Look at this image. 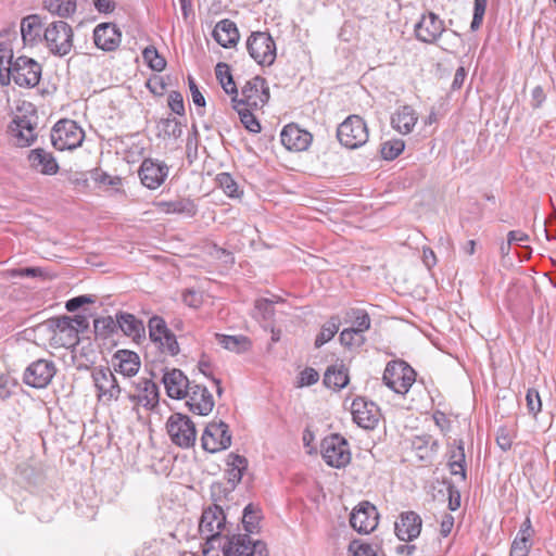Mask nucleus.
Instances as JSON below:
<instances>
[{"mask_svg": "<svg viewBox=\"0 0 556 556\" xmlns=\"http://www.w3.org/2000/svg\"><path fill=\"white\" fill-rule=\"evenodd\" d=\"M226 528V515L223 508L216 504L205 507L199 521V533L205 540L202 552L208 556L210 553L219 548L224 538L223 530Z\"/></svg>", "mask_w": 556, "mask_h": 556, "instance_id": "f257e3e1", "label": "nucleus"}, {"mask_svg": "<svg viewBox=\"0 0 556 556\" xmlns=\"http://www.w3.org/2000/svg\"><path fill=\"white\" fill-rule=\"evenodd\" d=\"M41 72V65L36 60L21 55L5 67L3 85H8L12 78L20 87L34 88L40 81Z\"/></svg>", "mask_w": 556, "mask_h": 556, "instance_id": "f03ea898", "label": "nucleus"}, {"mask_svg": "<svg viewBox=\"0 0 556 556\" xmlns=\"http://www.w3.org/2000/svg\"><path fill=\"white\" fill-rule=\"evenodd\" d=\"M383 383L397 394H406L416 381V371L402 359L387 364L382 376Z\"/></svg>", "mask_w": 556, "mask_h": 556, "instance_id": "7ed1b4c3", "label": "nucleus"}, {"mask_svg": "<svg viewBox=\"0 0 556 556\" xmlns=\"http://www.w3.org/2000/svg\"><path fill=\"white\" fill-rule=\"evenodd\" d=\"M40 327L51 333L50 344L53 348L72 349L79 343L78 328L73 327L70 316L50 318Z\"/></svg>", "mask_w": 556, "mask_h": 556, "instance_id": "20e7f679", "label": "nucleus"}, {"mask_svg": "<svg viewBox=\"0 0 556 556\" xmlns=\"http://www.w3.org/2000/svg\"><path fill=\"white\" fill-rule=\"evenodd\" d=\"M73 28L64 21L50 23L43 31V40L53 55H67L73 48Z\"/></svg>", "mask_w": 556, "mask_h": 556, "instance_id": "39448f33", "label": "nucleus"}, {"mask_svg": "<svg viewBox=\"0 0 556 556\" xmlns=\"http://www.w3.org/2000/svg\"><path fill=\"white\" fill-rule=\"evenodd\" d=\"M219 548L224 556H268V549L263 541H252L248 533L226 535Z\"/></svg>", "mask_w": 556, "mask_h": 556, "instance_id": "423d86ee", "label": "nucleus"}, {"mask_svg": "<svg viewBox=\"0 0 556 556\" xmlns=\"http://www.w3.org/2000/svg\"><path fill=\"white\" fill-rule=\"evenodd\" d=\"M85 131L71 119L59 121L51 130V142L56 150H74L81 146Z\"/></svg>", "mask_w": 556, "mask_h": 556, "instance_id": "0eeeda50", "label": "nucleus"}, {"mask_svg": "<svg viewBox=\"0 0 556 556\" xmlns=\"http://www.w3.org/2000/svg\"><path fill=\"white\" fill-rule=\"evenodd\" d=\"M269 88L265 78L255 76L248 80L241 88V98L239 92L231 96V102L250 109H262L269 100Z\"/></svg>", "mask_w": 556, "mask_h": 556, "instance_id": "6e6552de", "label": "nucleus"}, {"mask_svg": "<svg viewBox=\"0 0 556 556\" xmlns=\"http://www.w3.org/2000/svg\"><path fill=\"white\" fill-rule=\"evenodd\" d=\"M167 433L174 444L179 447H191L197 438V430L193 421L181 413L170 415L166 422Z\"/></svg>", "mask_w": 556, "mask_h": 556, "instance_id": "1a4fd4ad", "label": "nucleus"}, {"mask_svg": "<svg viewBox=\"0 0 556 556\" xmlns=\"http://www.w3.org/2000/svg\"><path fill=\"white\" fill-rule=\"evenodd\" d=\"M250 56L262 66H269L276 60V43L267 31H254L247 40Z\"/></svg>", "mask_w": 556, "mask_h": 556, "instance_id": "9d476101", "label": "nucleus"}, {"mask_svg": "<svg viewBox=\"0 0 556 556\" xmlns=\"http://www.w3.org/2000/svg\"><path fill=\"white\" fill-rule=\"evenodd\" d=\"M337 137L344 147L356 149L368 140L367 125L358 115H351L339 125Z\"/></svg>", "mask_w": 556, "mask_h": 556, "instance_id": "9b49d317", "label": "nucleus"}, {"mask_svg": "<svg viewBox=\"0 0 556 556\" xmlns=\"http://www.w3.org/2000/svg\"><path fill=\"white\" fill-rule=\"evenodd\" d=\"M321 456L330 467H345L351 460L348 441L339 434L326 437L321 441Z\"/></svg>", "mask_w": 556, "mask_h": 556, "instance_id": "f8f14e48", "label": "nucleus"}, {"mask_svg": "<svg viewBox=\"0 0 556 556\" xmlns=\"http://www.w3.org/2000/svg\"><path fill=\"white\" fill-rule=\"evenodd\" d=\"M56 374L54 362L40 358L30 363L23 374V382L35 389L48 387Z\"/></svg>", "mask_w": 556, "mask_h": 556, "instance_id": "ddd939ff", "label": "nucleus"}, {"mask_svg": "<svg viewBox=\"0 0 556 556\" xmlns=\"http://www.w3.org/2000/svg\"><path fill=\"white\" fill-rule=\"evenodd\" d=\"M202 447L208 453H216L231 445V434L228 425L224 421L210 422L201 438Z\"/></svg>", "mask_w": 556, "mask_h": 556, "instance_id": "4468645a", "label": "nucleus"}, {"mask_svg": "<svg viewBox=\"0 0 556 556\" xmlns=\"http://www.w3.org/2000/svg\"><path fill=\"white\" fill-rule=\"evenodd\" d=\"M91 376L100 400L103 399L108 402L118 400L124 389L119 386L116 377L110 368L94 367Z\"/></svg>", "mask_w": 556, "mask_h": 556, "instance_id": "2eb2a0df", "label": "nucleus"}, {"mask_svg": "<svg viewBox=\"0 0 556 556\" xmlns=\"http://www.w3.org/2000/svg\"><path fill=\"white\" fill-rule=\"evenodd\" d=\"M351 413L353 421L366 430L375 429L381 416L380 408L374 402L362 396L353 400Z\"/></svg>", "mask_w": 556, "mask_h": 556, "instance_id": "dca6fc26", "label": "nucleus"}, {"mask_svg": "<svg viewBox=\"0 0 556 556\" xmlns=\"http://www.w3.org/2000/svg\"><path fill=\"white\" fill-rule=\"evenodd\" d=\"M416 38L425 43H435L445 31L444 22L433 12L422 14L414 28Z\"/></svg>", "mask_w": 556, "mask_h": 556, "instance_id": "f3484780", "label": "nucleus"}, {"mask_svg": "<svg viewBox=\"0 0 556 556\" xmlns=\"http://www.w3.org/2000/svg\"><path fill=\"white\" fill-rule=\"evenodd\" d=\"M379 514L375 505L362 502L353 509L350 517L351 527L358 533L368 534L378 525Z\"/></svg>", "mask_w": 556, "mask_h": 556, "instance_id": "a211bd4d", "label": "nucleus"}, {"mask_svg": "<svg viewBox=\"0 0 556 556\" xmlns=\"http://www.w3.org/2000/svg\"><path fill=\"white\" fill-rule=\"evenodd\" d=\"M185 399L189 410L200 416H207L214 407L213 395L201 384L191 383Z\"/></svg>", "mask_w": 556, "mask_h": 556, "instance_id": "6ab92c4d", "label": "nucleus"}, {"mask_svg": "<svg viewBox=\"0 0 556 556\" xmlns=\"http://www.w3.org/2000/svg\"><path fill=\"white\" fill-rule=\"evenodd\" d=\"M168 170L166 164L152 159H146L141 163L138 174L142 185L154 190L165 181Z\"/></svg>", "mask_w": 556, "mask_h": 556, "instance_id": "aec40b11", "label": "nucleus"}, {"mask_svg": "<svg viewBox=\"0 0 556 556\" xmlns=\"http://www.w3.org/2000/svg\"><path fill=\"white\" fill-rule=\"evenodd\" d=\"M122 41V31L114 23H101L93 29V42L102 51H115Z\"/></svg>", "mask_w": 556, "mask_h": 556, "instance_id": "412c9836", "label": "nucleus"}, {"mask_svg": "<svg viewBox=\"0 0 556 556\" xmlns=\"http://www.w3.org/2000/svg\"><path fill=\"white\" fill-rule=\"evenodd\" d=\"M34 116H16L9 129L12 136L15 138V144L18 147H29L34 143L37 138L36 129V119Z\"/></svg>", "mask_w": 556, "mask_h": 556, "instance_id": "4be33fe9", "label": "nucleus"}, {"mask_svg": "<svg viewBox=\"0 0 556 556\" xmlns=\"http://www.w3.org/2000/svg\"><path fill=\"white\" fill-rule=\"evenodd\" d=\"M280 140L287 150L301 152L311 146L313 136L311 132L301 129L298 125L289 124L283 127Z\"/></svg>", "mask_w": 556, "mask_h": 556, "instance_id": "5701e85b", "label": "nucleus"}, {"mask_svg": "<svg viewBox=\"0 0 556 556\" xmlns=\"http://www.w3.org/2000/svg\"><path fill=\"white\" fill-rule=\"evenodd\" d=\"M166 393L169 397L181 400L186 397L191 382L180 369H167L162 378Z\"/></svg>", "mask_w": 556, "mask_h": 556, "instance_id": "b1692460", "label": "nucleus"}, {"mask_svg": "<svg viewBox=\"0 0 556 556\" xmlns=\"http://www.w3.org/2000/svg\"><path fill=\"white\" fill-rule=\"evenodd\" d=\"M421 523V518L417 513H402L394 525L395 534L401 541H413L420 534Z\"/></svg>", "mask_w": 556, "mask_h": 556, "instance_id": "393cba45", "label": "nucleus"}, {"mask_svg": "<svg viewBox=\"0 0 556 556\" xmlns=\"http://www.w3.org/2000/svg\"><path fill=\"white\" fill-rule=\"evenodd\" d=\"M27 160L30 168L42 175H55L60 168L53 154L42 148L30 150Z\"/></svg>", "mask_w": 556, "mask_h": 556, "instance_id": "a878e982", "label": "nucleus"}, {"mask_svg": "<svg viewBox=\"0 0 556 556\" xmlns=\"http://www.w3.org/2000/svg\"><path fill=\"white\" fill-rule=\"evenodd\" d=\"M136 394L127 393V397L131 401H137L144 407H154L159 403V388L150 379L140 378L136 383Z\"/></svg>", "mask_w": 556, "mask_h": 556, "instance_id": "bb28decb", "label": "nucleus"}, {"mask_svg": "<svg viewBox=\"0 0 556 556\" xmlns=\"http://www.w3.org/2000/svg\"><path fill=\"white\" fill-rule=\"evenodd\" d=\"M114 370L125 377L135 376L140 368V359L137 353L129 350H118L112 357Z\"/></svg>", "mask_w": 556, "mask_h": 556, "instance_id": "cd10ccee", "label": "nucleus"}, {"mask_svg": "<svg viewBox=\"0 0 556 556\" xmlns=\"http://www.w3.org/2000/svg\"><path fill=\"white\" fill-rule=\"evenodd\" d=\"M116 323L122 332L125 336L130 337L134 341L139 342L141 339H144V325L135 315L126 312H119L116 314Z\"/></svg>", "mask_w": 556, "mask_h": 556, "instance_id": "c85d7f7f", "label": "nucleus"}, {"mask_svg": "<svg viewBox=\"0 0 556 556\" xmlns=\"http://www.w3.org/2000/svg\"><path fill=\"white\" fill-rule=\"evenodd\" d=\"M213 38L224 48L236 45L240 38L236 24L228 20L219 21L213 29Z\"/></svg>", "mask_w": 556, "mask_h": 556, "instance_id": "c756f323", "label": "nucleus"}, {"mask_svg": "<svg viewBox=\"0 0 556 556\" xmlns=\"http://www.w3.org/2000/svg\"><path fill=\"white\" fill-rule=\"evenodd\" d=\"M417 121L415 110L409 105H404L393 114L391 125L400 134L407 135L413 131Z\"/></svg>", "mask_w": 556, "mask_h": 556, "instance_id": "7c9ffc66", "label": "nucleus"}, {"mask_svg": "<svg viewBox=\"0 0 556 556\" xmlns=\"http://www.w3.org/2000/svg\"><path fill=\"white\" fill-rule=\"evenodd\" d=\"M466 456L464 450V441L462 439L454 440L448 451L447 466L453 476L460 475L462 480H466Z\"/></svg>", "mask_w": 556, "mask_h": 556, "instance_id": "2f4dec72", "label": "nucleus"}, {"mask_svg": "<svg viewBox=\"0 0 556 556\" xmlns=\"http://www.w3.org/2000/svg\"><path fill=\"white\" fill-rule=\"evenodd\" d=\"M42 20L38 14L24 17L21 22V35L24 43L35 45L41 38Z\"/></svg>", "mask_w": 556, "mask_h": 556, "instance_id": "473e14b6", "label": "nucleus"}, {"mask_svg": "<svg viewBox=\"0 0 556 556\" xmlns=\"http://www.w3.org/2000/svg\"><path fill=\"white\" fill-rule=\"evenodd\" d=\"M349 371L343 363L329 366L324 375V384L333 390H341L349 383Z\"/></svg>", "mask_w": 556, "mask_h": 556, "instance_id": "72a5a7b5", "label": "nucleus"}, {"mask_svg": "<svg viewBox=\"0 0 556 556\" xmlns=\"http://www.w3.org/2000/svg\"><path fill=\"white\" fill-rule=\"evenodd\" d=\"M343 321L351 324L352 329L364 334L365 331L369 330L371 319L369 314L363 308L351 307L344 312Z\"/></svg>", "mask_w": 556, "mask_h": 556, "instance_id": "f704fd0d", "label": "nucleus"}, {"mask_svg": "<svg viewBox=\"0 0 556 556\" xmlns=\"http://www.w3.org/2000/svg\"><path fill=\"white\" fill-rule=\"evenodd\" d=\"M12 36L14 33L3 31L0 33V83L4 84V71L5 67L11 65L15 59H13V46Z\"/></svg>", "mask_w": 556, "mask_h": 556, "instance_id": "c9c22d12", "label": "nucleus"}, {"mask_svg": "<svg viewBox=\"0 0 556 556\" xmlns=\"http://www.w3.org/2000/svg\"><path fill=\"white\" fill-rule=\"evenodd\" d=\"M216 340L217 342L226 350L242 353L251 348V341L245 336H227V334H220L216 333Z\"/></svg>", "mask_w": 556, "mask_h": 556, "instance_id": "e433bc0d", "label": "nucleus"}, {"mask_svg": "<svg viewBox=\"0 0 556 556\" xmlns=\"http://www.w3.org/2000/svg\"><path fill=\"white\" fill-rule=\"evenodd\" d=\"M341 319L338 315L331 316L320 328L319 333L316 336L314 345L316 349L321 348L333 339L339 331Z\"/></svg>", "mask_w": 556, "mask_h": 556, "instance_id": "4c0bfd02", "label": "nucleus"}, {"mask_svg": "<svg viewBox=\"0 0 556 556\" xmlns=\"http://www.w3.org/2000/svg\"><path fill=\"white\" fill-rule=\"evenodd\" d=\"M160 205L163 207L165 213L186 214L188 216H194L197 214V205L190 199H176L169 202H162Z\"/></svg>", "mask_w": 556, "mask_h": 556, "instance_id": "58836bf2", "label": "nucleus"}, {"mask_svg": "<svg viewBox=\"0 0 556 556\" xmlns=\"http://www.w3.org/2000/svg\"><path fill=\"white\" fill-rule=\"evenodd\" d=\"M43 8L60 17H70L76 12V0H42Z\"/></svg>", "mask_w": 556, "mask_h": 556, "instance_id": "ea45409f", "label": "nucleus"}, {"mask_svg": "<svg viewBox=\"0 0 556 556\" xmlns=\"http://www.w3.org/2000/svg\"><path fill=\"white\" fill-rule=\"evenodd\" d=\"M215 75L224 91L230 96L237 94V86L233 81L228 64L219 62L215 67Z\"/></svg>", "mask_w": 556, "mask_h": 556, "instance_id": "a19ab883", "label": "nucleus"}, {"mask_svg": "<svg viewBox=\"0 0 556 556\" xmlns=\"http://www.w3.org/2000/svg\"><path fill=\"white\" fill-rule=\"evenodd\" d=\"M232 104H233V109L238 112V114L240 116V121L243 124V126L245 127V129L249 130L250 132H254V134L260 132L261 124L257 121V118L255 117V115L251 112L252 109H250L249 106H245V105H240V104H236V103H232Z\"/></svg>", "mask_w": 556, "mask_h": 556, "instance_id": "79ce46f5", "label": "nucleus"}, {"mask_svg": "<svg viewBox=\"0 0 556 556\" xmlns=\"http://www.w3.org/2000/svg\"><path fill=\"white\" fill-rule=\"evenodd\" d=\"M261 520V510L253 504H249L243 509L242 525L244 530L249 533H255L258 530Z\"/></svg>", "mask_w": 556, "mask_h": 556, "instance_id": "37998d69", "label": "nucleus"}, {"mask_svg": "<svg viewBox=\"0 0 556 556\" xmlns=\"http://www.w3.org/2000/svg\"><path fill=\"white\" fill-rule=\"evenodd\" d=\"M216 181L223 191L230 198L239 199L243 191L239 189L238 184L229 173H220L216 176Z\"/></svg>", "mask_w": 556, "mask_h": 556, "instance_id": "c03bdc74", "label": "nucleus"}, {"mask_svg": "<svg viewBox=\"0 0 556 556\" xmlns=\"http://www.w3.org/2000/svg\"><path fill=\"white\" fill-rule=\"evenodd\" d=\"M142 58L150 68L162 72L166 66V61L161 56L155 47L149 46L142 52Z\"/></svg>", "mask_w": 556, "mask_h": 556, "instance_id": "a18cd8bd", "label": "nucleus"}, {"mask_svg": "<svg viewBox=\"0 0 556 556\" xmlns=\"http://www.w3.org/2000/svg\"><path fill=\"white\" fill-rule=\"evenodd\" d=\"M93 327L96 334L102 338H108L118 328L116 317L113 318L112 316L96 318Z\"/></svg>", "mask_w": 556, "mask_h": 556, "instance_id": "49530a36", "label": "nucleus"}, {"mask_svg": "<svg viewBox=\"0 0 556 556\" xmlns=\"http://www.w3.org/2000/svg\"><path fill=\"white\" fill-rule=\"evenodd\" d=\"M340 343L349 349L362 346L366 339L363 333L352 329L345 328L340 332Z\"/></svg>", "mask_w": 556, "mask_h": 556, "instance_id": "de8ad7c7", "label": "nucleus"}, {"mask_svg": "<svg viewBox=\"0 0 556 556\" xmlns=\"http://www.w3.org/2000/svg\"><path fill=\"white\" fill-rule=\"evenodd\" d=\"M148 326L152 342L162 341V337H165L166 332L169 331L165 320L160 316L151 317Z\"/></svg>", "mask_w": 556, "mask_h": 556, "instance_id": "09e8293b", "label": "nucleus"}, {"mask_svg": "<svg viewBox=\"0 0 556 556\" xmlns=\"http://www.w3.org/2000/svg\"><path fill=\"white\" fill-rule=\"evenodd\" d=\"M405 143L401 139L389 140L381 146V155L384 160L392 161L396 159L404 150Z\"/></svg>", "mask_w": 556, "mask_h": 556, "instance_id": "8fccbe9b", "label": "nucleus"}, {"mask_svg": "<svg viewBox=\"0 0 556 556\" xmlns=\"http://www.w3.org/2000/svg\"><path fill=\"white\" fill-rule=\"evenodd\" d=\"M275 314L274 309V301L269 299H257L254 303V314L255 318H262L264 320L270 319Z\"/></svg>", "mask_w": 556, "mask_h": 556, "instance_id": "3c124183", "label": "nucleus"}, {"mask_svg": "<svg viewBox=\"0 0 556 556\" xmlns=\"http://www.w3.org/2000/svg\"><path fill=\"white\" fill-rule=\"evenodd\" d=\"M154 343L157 344L162 353L170 356H175L179 353V344L176 336L170 330L166 332L165 337H162V341H155Z\"/></svg>", "mask_w": 556, "mask_h": 556, "instance_id": "603ef678", "label": "nucleus"}, {"mask_svg": "<svg viewBox=\"0 0 556 556\" xmlns=\"http://www.w3.org/2000/svg\"><path fill=\"white\" fill-rule=\"evenodd\" d=\"M162 130L165 136L172 138H179L182 134V127L180 122L176 118H165L161 121Z\"/></svg>", "mask_w": 556, "mask_h": 556, "instance_id": "864d4df0", "label": "nucleus"}, {"mask_svg": "<svg viewBox=\"0 0 556 556\" xmlns=\"http://www.w3.org/2000/svg\"><path fill=\"white\" fill-rule=\"evenodd\" d=\"M486 2H488V0H475L473 16H472V21L470 24V28L473 31L479 29L483 22V16H484L485 9H486Z\"/></svg>", "mask_w": 556, "mask_h": 556, "instance_id": "5fc2aeb1", "label": "nucleus"}, {"mask_svg": "<svg viewBox=\"0 0 556 556\" xmlns=\"http://www.w3.org/2000/svg\"><path fill=\"white\" fill-rule=\"evenodd\" d=\"M349 551L352 556H379L371 545L354 540L350 543Z\"/></svg>", "mask_w": 556, "mask_h": 556, "instance_id": "6e6d98bb", "label": "nucleus"}, {"mask_svg": "<svg viewBox=\"0 0 556 556\" xmlns=\"http://www.w3.org/2000/svg\"><path fill=\"white\" fill-rule=\"evenodd\" d=\"M513 432L507 427H500L496 432V443L504 452L510 450L513 445Z\"/></svg>", "mask_w": 556, "mask_h": 556, "instance_id": "4d7b16f0", "label": "nucleus"}, {"mask_svg": "<svg viewBox=\"0 0 556 556\" xmlns=\"http://www.w3.org/2000/svg\"><path fill=\"white\" fill-rule=\"evenodd\" d=\"M168 105L177 115L185 114L184 97L179 91L173 90L168 94Z\"/></svg>", "mask_w": 556, "mask_h": 556, "instance_id": "13d9d810", "label": "nucleus"}, {"mask_svg": "<svg viewBox=\"0 0 556 556\" xmlns=\"http://www.w3.org/2000/svg\"><path fill=\"white\" fill-rule=\"evenodd\" d=\"M527 406L531 414L536 415L542 407L539 392L534 389H529L526 395Z\"/></svg>", "mask_w": 556, "mask_h": 556, "instance_id": "bf43d9fd", "label": "nucleus"}, {"mask_svg": "<svg viewBox=\"0 0 556 556\" xmlns=\"http://www.w3.org/2000/svg\"><path fill=\"white\" fill-rule=\"evenodd\" d=\"M534 535V529L532 528L531 520L529 517L521 523L520 529L514 540L532 543L531 539Z\"/></svg>", "mask_w": 556, "mask_h": 556, "instance_id": "052dcab7", "label": "nucleus"}, {"mask_svg": "<svg viewBox=\"0 0 556 556\" xmlns=\"http://www.w3.org/2000/svg\"><path fill=\"white\" fill-rule=\"evenodd\" d=\"M94 303V299L92 295H79L70 299L65 303V308L68 312H75L80 308L84 304Z\"/></svg>", "mask_w": 556, "mask_h": 556, "instance_id": "680f3d73", "label": "nucleus"}, {"mask_svg": "<svg viewBox=\"0 0 556 556\" xmlns=\"http://www.w3.org/2000/svg\"><path fill=\"white\" fill-rule=\"evenodd\" d=\"M182 302L192 308H198L202 304V295L200 292L187 289L182 293Z\"/></svg>", "mask_w": 556, "mask_h": 556, "instance_id": "e2e57ef3", "label": "nucleus"}, {"mask_svg": "<svg viewBox=\"0 0 556 556\" xmlns=\"http://www.w3.org/2000/svg\"><path fill=\"white\" fill-rule=\"evenodd\" d=\"M188 85L191 92L192 101L197 106H205V98L202 92L199 90L195 80L189 76Z\"/></svg>", "mask_w": 556, "mask_h": 556, "instance_id": "0e129e2a", "label": "nucleus"}, {"mask_svg": "<svg viewBox=\"0 0 556 556\" xmlns=\"http://www.w3.org/2000/svg\"><path fill=\"white\" fill-rule=\"evenodd\" d=\"M531 547L532 543L514 540L510 546L509 556H528Z\"/></svg>", "mask_w": 556, "mask_h": 556, "instance_id": "69168bd1", "label": "nucleus"}, {"mask_svg": "<svg viewBox=\"0 0 556 556\" xmlns=\"http://www.w3.org/2000/svg\"><path fill=\"white\" fill-rule=\"evenodd\" d=\"M319 379V374L314 368L307 367L300 374L301 386H312Z\"/></svg>", "mask_w": 556, "mask_h": 556, "instance_id": "338daca9", "label": "nucleus"}, {"mask_svg": "<svg viewBox=\"0 0 556 556\" xmlns=\"http://www.w3.org/2000/svg\"><path fill=\"white\" fill-rule=\"evenodd\" d=\"M228 468L245 470L248 467V460L244 456L230 453L227 457Z\"/></svg>", "mask_w": 556, "mask_h": 556, "instance_id": "774afa93", "label": "nucleus"}]
</instances>
